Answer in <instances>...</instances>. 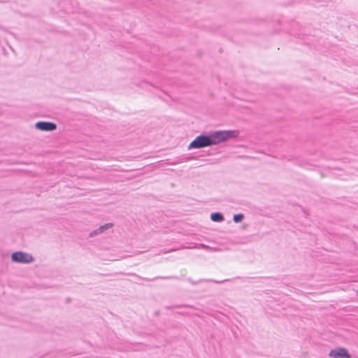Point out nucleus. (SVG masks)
<instances>
[{"label": "nucleus", "instance_id": "5", "mask_svg": "<svg viewBox=\"0 0 358 358\" xmlns=\"http://www.w3.org/2000/svg\"><path fill=\"white\" fill-rule=\"evenodd\" d=\"M113 225V224L112 223H106V224H105L103 225H101L99 228H97L96 229H94V230L92 231L89 234V237L92 238V237H94V236H95L96 235L101 234L103 232H104L106 230H107L109 228L112 227Z\"/></svg>", "mask_w": 358, "mask_h": 358}, {"label": "nucleus", "instance_id": "12", "mask_svg": "<svg viewBox=\"0 0 358 358\" xmlns=\"http://www.w3.org/2000/svg\"><path fill=\"white\" fill-rule=\"evenodd\" d=\"M209 281H212V282H216V283H221V282H224V280L216 281V280H210Z\"/></svg>", "mask_w": 358, "mask_h": 358}, {"label": "nucleus", "instance_id": "3", "mask_svg": "<svg viewBox=\"0 0 358 358\" xmlns=\"http://www.w3.org/2000/svg\"><path fill=\"white\" fill-rule=\"evenodd\" d=\"M57 124L52 122L38 121L35 123V128L43 131H52L57 129Z\"/></svg>", "mask_w": 358, "mask_h": 358}, {"label": "nucleus", "instance_id": "1", "mask_svg": "<svg viewBox=\"0 0 358 358\" xmlns=\"http://www.w3.org/2000/svg\"><path fill=\"white\" fill-rule=\"evenodd\" d=\"M238 130H219L202 132L196 136L188 145V150L201 149L206 147L218 145L221 143L234 139L238 136Z\"/></svg>", "mask_w": 358, "mask_h": 358}, {"label": "nucleus", "instance_id": "10", "mask_svg": "<svg viewBox=\"0 0 358 358\" xmlns=\"http://www.w3.org/2000/svg\"><path fill=\"white\" fill-rule=\"evenodd\" d=\"M201 247L202 248H203V249H209V248H210V247H209V246L206 245H204V244H201Z\"/></svg>", "mask_w": 358, "mask_h": 358}, {"label": "nucleus", "instance_id": "8", "mask_svg": "<svg viewBox=\"0 0 358 358\" xmlns=\"http://www.w3.org/2000/svg\"><path fill=\"white\" fill-rule=\"evenodd\" d=\"M244 219V215L243 213L234 214L233 216V221L235 223H239Z\"/></svg>", "mask_w": 358, "mask_h": 358}, {"label": "nucleus", "instance_id": "6", "mask_svg": "<svg viewBox=\"0 0 358 358\" xmlns=\"http://www.w3.org/2000/svg\"><path fill=\"white\" fill-rule=\"evenodd\" d=\"M130 275H134L136 277H137L139 279H143L147 282H151V281H153L155 280H157V279H173V278H178L176 276H156V277H154L152 278H143L138 275H136L135 273H131Z\"/></svg>", "mask_w": 358, "mask_h": 358}, {"label": "nucleus", "instance_id": "13", "mask_svg": "<svg viewBox=\"0 0 358 358\" xmlns=\"http://www.w3.org/2000/svg\"><path fill=\"white\" fill-rule=\"evenodd\" d=\"M357 295H358V291H357Z\"/></svg>", "mask_w": 358, "mask_h": 358}, {"label": "nucleus", "instance_id": "9", "mask_svg": "<svg viewBox=\"0 0 358 358\" xmlns=\"http://www.w3.org/2000/svg\"><path fill=\"white\" fill-rule=\"evenodd\" d=\"M175 308H180V307H188V308H193L194 309V307L193 306H191V305H187V304H184V305H178V306H174Z\"/></svg>", "mask_w": 358, "mask_h": 358}, {"label": "nucleus", "instance_id": "4", "mask_svg": "<svg viewBox=\"0 0 358 358\" xmlns=\"http://www.w3.org/2000/svg\"><path fill=\"white\" fill-rule=\"evenodd\" d=\"M329 356L333 358H351L350 354L344 348H338L331 350Z\"/></svg>", "mask_w": 358, "mask_h": 358}, {"label": "nucleus", "instance_id": "7", "mask_svg": "<svg viewBox=\"0 0 358 358\" xmlns=\"http://www.w3.org/2000/svg\"><path fill=\"white\" fill-rule=\"evenodd\" d=\"M210 220L215 222H221L224 220V217L222 213L215 212L210 214Z\"/></svg>", "mask_w": 358, "mask_h": 358}, {"label": "nucleus", "instance_id": "2", "mask_svg": "<svg viewBox=\"0 0 358 358\" xmlns=\"http://www.w3.org/2000/svg\"><path fill=\"white\" fill-rule=\"evenodd\" d=\"M11 260L13 262L29 264L34 260V257L22 251H16L11 254Z\"/></svg>", "mask_w": 358, "mask_h": 358}, {"label": "nucleus", "instance_id": "11", "mask_svg": "<svg viewBox=\"0 0 358 358\" xmlns=\"http://www.w3.org/2000/svg\"><path fill=\"white\" fill-rule=\"evenodd\" d=\"M188 281L190 282L192 285H196L198 283V282H194L191 279H188Z\"/></svg>", "mask_w": 358, "mask_h": 358}]
</instances>
